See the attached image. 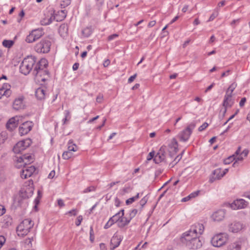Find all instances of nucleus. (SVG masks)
Here are the masks:
<instances>
[{
	"instance_id": "1",
	"label": "nucleus",
	"mask_w": 250,
	"mask_h": 250,
	"mask_svg": "<svg viewBox=\"0 0 250 250\" xmlns=\"http://www.w3.org/2000/svg\"><path fill=\"white\" fill-rule=\"evenodd\" d=\"M178 144L175 138L172 139L168 145V148L166 146L161 147L155 156L153 161L156 164L164 162L168 164L170 162L178 150Z\"/></svg>"
},
{
	"instance_id": "2",
	"label": "nucleus",
	"mask_w": 250,
	"mask_h": 250,
	"mask_svg": "<svg viewBox=\"0 0 250 250\" xmlns=\"http://www.w3.org/2000/svg\"><path fill=\"white\" fill-rule=\"evenodd\" d=\"M36 58L33 56H28L24 59L20 66V71L23 74L27 75L34 68Z\"/></svg>"
},
{
	"instance_id": "3",
	"label": "nucleus",
	"mask_w": 250,
	"mask_h": 250,
	"mask_svg": "<svg viewBox=\"0 0 250 250\" xmlns=\"http://www.w3.org/2000/svg\"><path fill=\"white\" fill-rule=\"evenodd\" d=\"M33 226L34 223L30 219H26L23 220L17 227L18 236L23 237L26 235Z\"/></svg>"
},
{
	"instance_id": "4",
	"label": "nucleus",
	"mask_w": 250,
	"mask_h": 250,
	"mask_svg": "<svg viewBox=\"0 0 250 250\" xmlns=\"http://www.w3.org/2000/svg\"><path fill=\"white\" fill-rule=\"evenodd\" d=\"M196 126V122H192L190 123L187 127L181 131L178 135L177 137L181 142H187L190 137L193 129Z\"/></svg>"
},
{
	"instance_id": "5",
	"label": "nucleus",
	"mask_w": 250,
	"mask_h": 250,
	"mask_svg": "<svg viewBox=\"0 0 250 250\" xmlns=\"http://www.w3.org/2000/svg\"><path fill=\"white\" fill-rule=\"evenodd\" d=\"M48 65L47 61L45 59H41L37 63H35L34 69L33 70V74L36 77L42 75V73H45L48 76L49 72L46 70Z\"/></svg>"
},
{
	"instance_id": "6",
	"label": "nucleus",
	"mask_w": 250,
	"mask_h": 250,
	"mask_svg": "<svg viewBox=\"0 0 250 250\" xmlns=\"http://www.w3.org/2000/svg\"><path fill=\"white\" fill-rule=\"evenodd\" d=\"M51 45L50 41L47 38H45L36 44L35 50L38 53H47L50 51Z\"/></svg>"
},
{
	"instance_id": "7",
	"label": "nucleus",
	"mask_w": 250,
	"mask_h": 250,
	"mask_svg": "<svg viewBox=\"0 0 250 250\" xmlns=\"http://www.w3.org/2000/svg\"><path fill=\"white\" fill-rule=\"evenodd\" d=\"M228 240V235L226 233H220L215 235L211 240L212 245L215 247L224 245Z\"/></svg>"
},
{
	"instance_id": "8",
	"label": "nucleus",
	"mask_w": 250,
	"mask_h": 250,
	"mask_svg": "<svg viewBox=\"0 0 250 250\" xmlns=\"http://www.w3.org/2000/svg\"><path fill=\"white\" fill-rule=\"evenodd\" d=\"M32 143L30 139H27L18 142L14 146L13 150L15 153H20L26 148L28 147Z\"/></svg>"
},
{
	"instance_id": "9",
	"label": "nucleus",
	"mask_w": 250,
	"mask_h": 250,
	"mask_svg": "<svg viewBox=\"0 0 250 250\" xmlns=\"http://www.w3.org/2000/svg\"><path fill=\"white\" fill-rule=\"evenodd\" d=\"M44 34L42 29L33 30L26 37L25 41L28 43H32L42 37Z\"/></svg>"
},
{
	"instance_id": "10",
	"label": "nucleus",
	"mask_w": 250,
	"mask_h": 250,
	"mask_svg": "<svg viewBox=\"0 0 250 250\" xmlns=\"http://www.w3.org/2000/svg\"><path fill=\"white\" fill-rule=\"evenodd\" d=\"M32 122L30 121L25 122L19 127L20 134L21 136L27 134L32 129Z\"/></svg>"
},
{
	"instance_id": "11",
	"label": "nucleus",
	"mask_w": 250,
	"mask_h": 250,
	"mask_svg": "<svg viewBox=\"0 0 250 250\" xmlns=\"http://www.w3.org/2000/svg\"><path fill=\"white\" fill-rule=\"evenodd\" d=\"M35 167L33 166L27 167L26 165H24L23 168L21 172V176L23 179L30 177L35 172Z\"/></svg>"
},
{
	"instance_id": "12",
	"label": "nucleus",
	"mask_w": 250,
	"mask_h": 250,
	"mask_svg": "<svg viewBox=\"0 0 250 250\" xmlns=\"http://www.w3.org/2000/svg\"><path fill=\"white\" fill-rule=\"evenodd\" d=\"M245 227V225L240 222L235 221L229 225V230L233 233H237Z\"/></svg>"
},
{
	"instance_id": "13",
	"label": "nucleus",
	"mask_w": 250,
	"mask_h": 250,
	"mask_svg": "<svg viewBox=\"0 0 250 250\" xmlns=\"http://www.w3.org/2000/svg\"><path fill=\"white\" fill-rule=\"evenodd\" d=\"M197 235H193L192 231L189 229L188 231L184 232L181 237V242L184 245H186L187 243L192 240L194 237H197Z\"/></svg>"
},
{
	"instance_id": "14",
	"label": "nucleus",
	"mask_w": 250,
	"mask_h": 250,
	"mask_svg": "<svg viewBox=\"0 0 250 250\" xmlns=\"http://www.w3.org/2000/svg\"><path fill=\"white\" fill-rule=\"evenodd\" d=\"M188 249L196 250L201 248L202 246V243L198 237H194L192 240L187 243L186 245Z\"/></svg>"
},
{
	"instance_id": "15",
	"label": "nucleus",
	"mask_w": 250,
	"mask_h": 250,
	"mask_svg": "<svg viewBox=\"0 0 250 250\" xmlns=\"http://www.w3.org/2000/svg\"><path fill=\"white\" fill-rule=\"evenodd\" d=\"M193 235H201L204 231V227L202 224L197 223L192 225L190 229Z\"/></svg>"
},
{
	"instance_id": "16",
	"label": "nucleus",
	"mask_w": 250,
	"mask_h": 250,
	"mask_svg": "<svg viewBox=\"0 0 250 250\" xmlns=\"http://www.w3.org/2000/svg\"><path fill=\"white\" fill-rule=\"evenodd\" d=\"M18 163H23L24 165H27L34 161V158L30 154H24L17 158Z\"/></svg>"
},
{
	"instance_id": "17",
	"label": "nucleus",
	"mask_w": 250,
	"mask_h": 250,
	"mask_svg": "<svg viewBox=\"0 0 250 250\" xmlns=\"http://www.w3.org/2000/svg\"><path fill=\"white\" fill-rule=\"evenodd\" d=\"M19 117L17 116L10 118L6 125L7 129L13 131L18 125Z\"/></svg>"
},
{
	"instance_id": "18",
	"label": "nucleus",
	"mask_w": 250,
	"mask_h": 250,
	"mask_svg": "<svg viewBox=\"0 0 250 250\" xmlns=\"http://www.w3.org/2000/svg\"><path fill=\"white\" fill-rule=\"evenodd\" d=\"M230 206L232 209H238L245 208L247 206V204L243 199H237L234 201Z\"/></svg>"
},
{
	"instance_id": "19",
	"label": "nucleus",
	"mask_w": 250,
	"mask_h": 250,
	"mask_svg": "<svg viewBox=\"0 0 250 250\" xmlns=\"http://www.w3.org/2000/svg\"><path fill=\"white\" fill-rule=\"evenodd\" d=\"M225 214L224 210L220 209L212 214V218L214 221L220 222L224 219Z\"/></svg>"
},
{
	"instance_id": "20",
	"label": "nucleus",
	"mask_w": 250,
	"mask_h": 250,
	"mask_svg": "<svg viewBox=\"0 0 250 250\" xmlns=\"http://www.w3.org/2000/svg\"><path fill=\"white\" fill-rule=\"evenodd\" d=\"M33 188L29 187L27 188L26 189H21L20 190V194L21 196V197L27 199L32 196L33 194Z\"/></svg>"
},
{
	"instance_id": "21",
	"label": "nucleus",
	"mask_w": 250,
	"mask_h": 250,
	"mask_svg": "<svg viewBox=\"0 0 250 250\" xmlns=\"http://www.w3.org/2000/svg\"><path fill=\"white\" fill-rule=\"evenodd\" d=\"M121 241L122 239L121 237L114 234L110 241V245L113 246L112 247H110V250H114L117 248L120 244Z\"/></svg>"
},
{
	"instance_id": "22",
	"label": "nucleus",
	"mask_w": 250,
	"mask_h": 250,
	"mask_svg": "<svg viewBox=\"0 0 250 250\" xmlns=\"http://www.w3.org/2000/svg\"><path fill=\"white\" fill-rule=\"evenodd\" d=\"M234 103L231 93H226L223 103L224 107H231Z\"/></svg>"
},
{
	"instance_id": "23",
	"label": "nucleus",
	"mask_w": 250,
	"mask_h": 250,
	"mask_svg": "<svg viewBox=\"0 0 250 250\" xmlns=\"http://www.w3.org/2000/svg\"><path fill=\"white\" fill-rule=\"evenodd\" d=\"M221 171L222 170L221 168H217L214 170L212 172V175L210 177L209 182L210 183H213L215 180H219L223 177V176H222V172Z\"/></svg>"
},
{
	"instance_id": "24",
	"label": "nucleus",
	"mask_w": 250,
	"mask_h": 250,
	"mask_svg": "<svg viewBox=\"0 0 250 250\" xmlns=\"http://www.w3.org/2000/svg\"><path fill=\"white\" fill-rule=\"evenodd\" d=\"M23 99L24 98L23 96L16 98L13 104V108L17 110L21 109L24 106L23 103Z\"/></svg>"
},
{
	"instance_id": "25",
	"label": "nucleus",
	"mask_w": 250,
	"mask_h": 250,
	"mask_svg": "<svg viewBox=\"0 0 250 250\" xmlns=\"http://www.w3.org/2000/svg\"><path fill=\"white\" fill-rule=\"evenodd\" d=\"M24 199H25L23 197H21V196L19 194V196L16 197L14 200V206L16 208L22 207L23 205L25 206L26 203L24 202Z\"/></svg>"
},
{
	"instance_id": "26",
	"label": "nucleus",
	"mask_w": 250,
	"mask_h": 250,
	"mask_svg": "<svg viewBox=\"0 0 250 250\" xmlns=\"http://www.w3.org/2000/svg\"><path fill=\"white\" fill-rule=\"evenodd\" d=\"M130 221V219L128 217H125L124 216L123 217L120 216V219L118 224V226L119 228H124L125 226L127 225Z\"/></svg>"
},
{
	"instance_id": "27",
	"label": "nucleus",
	"mask_w": 250,
	"mask_h": 250,
	"mask_svg": "<svg viewBox=\"0 0 250 250\" xmlns=\"http://www.w3.org/2000/svg\"><path fill=\"white\" fill-rule=\"evenodd\" d=\"M241 147L239 146L237 149V150L235 151L234 154L232 155L229 157L228 158L225 159L224 160V163L225 165H228L231 162H232L233 161L235 160V155H238L239 153V152L241 151Z\"/></svg>"
},
{
	"instance_id": "28",
	"label": "nucleus",
	"mask_w": 250,
	"mask_h": 250,
	"mask_svg": "<svg viewBox=\"0 0 250 250\" xmlns=\"http://www.w3.org/2000/svg\"><path fill=\"white\" fill-rule=\"evenodd\" d=\"M45 90L42 87L38 88L35 92V95L37 98L39 100H42L45 98Z\"/></svg>"
},
{
	"instance_id": "29",
	"label": "nucleus",
	"mask_w": 250,
	"mask_h": 250,
	"mask_svg": "<svg viewBox=\"0 0 250 250\" xmlns=\"http://www.w3.org/2000/svg\"><path fill=\"white\" fill-rule=\"evenodd\" d=\"M50 17H46L41 21V24L42 25H47L50 24L55 19V17L52 13Z\"/></svg>"
},
{
	"instance_id": "30",
	"label": "nucleus",
	"mask_w": 250,
	"mask_h": 250,
	"mask_svg": "<svg viewBox=\"0 0 250 250\" xmlns=\"http://www.w3.org/2000/svg\"><path fill=\"white\" fill-rule=\"evenodd\" d=\"M241 250V242H236L229 245L227 250Z\"/></svg>"
},
{
	"instance_id": "31",
	"label": "nucleus",
	"mask_w": 250,
	"mask_h": 250,
	"mask_svg": "<svg viewBox=\"0 0 250 250\" xmlns=\"http://www.w3.org/2000/svg\"><path fill=\"white\" fill-rule=\"evenodd\" d=\"M92 30L91 27H87L84 28L82 31V33L83 36L85 38H87L92 34Z\"/></svg>"
},
{
	"instance_id": "32",
	"label": "nucleus",
	"mask_w": 250,
	"mask_h": 250,
	"mask_svg": "<svg viewBox=\"0 0 250 250\" xmlns=\"http://www.w3.org/2000/svg\"><path fill=\"white\" fill-rule=\"evenodd\" d=\"M73 141L72 140H70L68 143V150L72 152V151H76L78 150V146L74 144L73 143Z\"/></svg>"
},
{
	"instance_id": "33",
	"label": "nucleus",
	"mask_w": 250,
	"mask_h": 250,
	"mask_svg": "<svg viewBox=\"0 0 250 250\" xmlns=\"http://www.w3.org/2000/svg\"><path fill=\"white\" fill-rule=\"evenodd\" d=\"M14 44V42L12 40H4L2 42V45L8 48H10Z\"/></svg>"
},
{
	"instance_id": "34",
	"label": "nucleus",
	"mask_w": 250,
	"mask_h": 250,
	"mask_svg": "<svg viewBox=\"0 0 250 250\" xmlns=\"http://www.w3.org/2000/svg\"><path fill=\"white\" fill-rule=\"evenodd\" d=\"M184 151H183V152L180 155H178L176 157H175L173 161H172V160L170 162H169V165L171 166V167H173L175 165H176L178 162H179V161L182 158V154L183 153Z\"/></svg>"
},
{
	"instance_id": "35",
	"label": "nucleus",
	"mask_w": 250,
	"mask_h": 250,
	"mask_svg": "<svg viewBox=\"0 0 250 250\" xmlns=\"http://www.w3.org/2000/svg\"><path fill=\"white\" fill-rule=\"evenodd\" d=\"M139 198V193H137V195L134 197H131L126 200V205H129L130 204H132L133 202H134L135 200L138 199Z\"/></svg>"
},
{
	"instance_id": "36",
	"label": "nucleus",
	"mask_w": 250,
	"mask_h": 250,
	"mask_svg": "<svg viewBox=\"0 0 250 250\" xmlns=\"http://www.w3.org/2000/svg\"><path fill=\"white\" fill-rule=\"evenodd\" d=\"M72 156V153L69 151H65L62 155V158L65 160H68Z\"/></svg>"
},
{
	"instance_id": "37",
	"label": "nucleus",
	"mask_w": 250,
	"mask_h": 250,
	"mask_svg": "<svg viewBox=\"0 0 250 250\" xmlns=\"http://www.w3.org/2000/svg\"><path fill=\"white\" fill-rule=\"evenodd\" d=\"M38 81L45 82L49 78V74L47 77L45 73H42V75L36 77Z\"/></svg>"
},
{
	"instance_id": "38",
	"label": "nucleus",
	"mask_w": 250,
	"mask_h": 250,
	"mask_svg": "<svg viewBox=\"0 0 250 250\" xmlns=\"http://www.w3.org/2000/svg\"><path fill=\"white\" fill-rule=\"evenodd\" d=\"M71 3L70 0H62L60 4L61 8H64L67 6L69 5Z\"/></svg>"
},
{
	"instance_id": "39",
	"label": "nucleus",
	"mask_w": 250,
	"mask_h": 250,
	"mask_svg": "<svg viewBox=\"0 0 250 250\" xmlns=\"http://www.w3.org/2000/svg\"><path fill=\"white\" fill-rule=\"evenodd\" d=\"M236 85L237 84L235 83H232L228 88L226 93H231V95H232V93L236 88Z\"/></svg>"
},
{
	"instance_id": "40",
	"label": "nucleus",
	"mask_w": 250,
	"mask_h": 250,
	"mask_svg": "<svg viewBox=\"0 0 250 250\" xmlns=\"http://www.w3.org/2000/svg\"><path fill=\"white\" fill-rule=\"evenodd\" d=\"M243 157L244 156L242 155H241V151L239 152L238 155H235V162L233 164V167H235V165L236 164L238 161H242L243 160Z\"/></svg>"
},
{
	"instance_id": "41",
	"label": "nucleus",
	"mask_w": 250,
	"mask_h": 250,
	"mask_svg": "<svg viewBox=\"0 0 250 250\" xmlns=\"http://www.w3.org/2000/svg\"><path fill=\"white\" fill-rule=\"evenodd\" d=\"M138 210L137 209H133L130 211L128 217V218L130 219V220L135 216Z\"/></svg>"
},
{
	"instance_id": "42",
	"label": "nucleus",
	"mask_w": 250,
	"mask_h": 250,
	"mask_svg": "<svg viewBox=\"0 0 250 250\" xmlns=\"http://www.w3.org/2000/svg\"><path fill=\"white\" fill-rule=\"evenodd\" d=\"M58 13L61 17V19H60V21L64 20L66 17V12L64 10H62L58 12Z\"/></svg>"
},
{
	"instance_id": "43",
	"label": "nucleus",
	"mask_w": 250,
	"mask_h": 250,
	"mask_svg": "<svg viewBox=\"0 0 250 250\" xmlns=\"http://www.w3.org/2000/svg\"><path fill=\"white\" fill-rule=\"evenodd\" d=\"M33 241V237L32 236L30 238H28L24 240V243L26 245H27L29 247H31L32 246V242Z\"/></svg>"
},
{
	"instance_id": "44",
	"label": "nucleus",
	"mask_w": 250,
	"mask_h": 250,
	"mask_svg": "<svg viewBox=\"0 0 250 250\" xmlns=\"http://www.w3.org/2000/svg\"><path fill=\"white\" fill-rule=\"evenodd\" d=\"M208 124L207 123L205 122L202 125H201L198 128V131H200V132L203 131L208 126Z\"/></svg>"
},
{
	"instance_id": "45",
	"label": "nucleus",
	"mask_w": 250,
	"mask_h": 250,
	"mask_svg": "<svg viewBox=\"0 0 250 250\" xmlns=\"http://www.w3.org/2000/svg\"><path fill=\"white\" fill-rule=\"evenodd\" d=\"M147 201V198L145 196L140 201L139 204L140 206L143 208L144 205L146 203Z\"/></svg>"
},
{
	"instance_id": "46",
	"label": "nucleus",
	"mask_w": 250,
	"mask_h": 250,
	"mask_svg": "<svg viewBox=\"0 0 250 250\" xmlns=\"http://www.w3.org/2000/svg\"><path fill=\"white\" fill-rule=\"evenodd\" d=\"M11 85L7 83H3L2 87L0 88V89H2V91L6 90L8 89H10Z\"/></svg>"
},
{
	"instance_id": "47",
	"label": "nucleus",
	"mask_w": 250,
	"mask_h": 250,
	"mask_svg": "<svg viewBox=\"0 0 250 250\" xmlns=\"http://www.w3.org/2000/svg\"><path fill=\"white\" fill-rule=\"evenodd\" d=\"M83 216L82 215H79L78 216L77 218V221L75 222V224L77 226H79L80 225L82 220H83Z\"/></svg>"
},
{
	"instance_id": "48",
	"label": "nucleus",
	"mask_w": 250,
	"mask_h": 250,
	"mask_svg": "<svg viewBox=\"0 0 250 250\" xmlns=\"http://www.w3.org/2000/svg\"><path fill=\"white\" fill-rule=\"evenodd\" d=\"M154 157H155V152H154V151H152L150 152L148 154V156H147V161H150V160H151L152 158H153V159H154Z\"/></svg>"
},
{
	"instance_id": "49",
	"label": "nucleus",
	"mask_w": 250,
	"mask_h": 250,
	"mask_svg": "<svg viewBox=\"0 0 250 250\" xmlns=\"http://www.w3.org/2000/svg\"><path fill=\"white\" fill-rule=\"evenodd\" d=\"M218 15V12L217 10V11L215 13H213L209 17L208 21H211L213 20Z\"/></svg>"
},
{
	"instance_id": "50",
	"label": "nucleus",
	"mask_w": 250,
	"mask_h": 250,
	"mask_svg": "<svg viewBox=\"0 0 250 250\" xmlns=\"http://www.w3.org/2000/svg\"><path fill=\"white\" fill-rule=\"evenodd\" d=\"M119 36V35L117 34H113L112 35H111L108 36V41H112L116 38H117Z\"/></svg>"
},
{
	"instance_id": "51",
	"label": "nucleus",
	"mask_w": 250,
	"mask_h": 250,
	"mask_svg": "<svg viewBox=\"0 0 250 250\" xmlns=\"http://www.w3.org/2000/svg\"><path fill=\"white\" fill-rule=\"evenodd\" d=\"M77 210L76 209H73L69 211H68L66 214H69L70 215L75 216L77 215Z\"/></svg>"
},
{
	"instance_id": "52",
	"label": "nucleus",
	"mask_w": 250,
	"mask_h": 250,
	"mask_svg": "<svg viewBox=\"0 0 250 250\" xmlns=\"http://www.w3.org/2000/svg\"><path fill=\"white\" fill-rule=\"evenodd\" d=\"M199 191L197 190L195 192H193L191 193H190L189 195L191 199L197 196L199 193Z\"/></svg>"
},
{
	"instance_id": "53",
	"label": "nucleus",
	"mask_w": 250,
	"mask_h": 250,
	"mask_svg": "<svg viewBox=\"0 0 250 250\" xmlns=\"http://www.w3.org/2000/svg\"><path fill=\"white\" fill-rule=\"evenodd\" d=\"M11 94V90L10 89H8L6 90L3 91V94L4 96H6V97H9Z\"/></svg>"
},
{
	"instance_id": "54",
	"label": "nucleus",
	"mask_w": 250,
	"mask_h": 250,
	"mask_svg": "<svg viewBox=\"0 0 250 250\" xmlns=\"http://www.w3.org/2000/svg\"><path fill=\"white\" fill-rule=\"evenodd\" d=\"M6 139L5 133L0 134V144L3 143Z\"/></svg>"
},
{
	"instance_id": "55",
	"label": "nucleus",
	"mask_w": 250,
	"mask_h": 250,
	"mask_svg": "<svg viewBox=\"0 0 250 250\" xmlns=\"http://www.w3.org/2000/svg\"><path fill=\"white\" fill-rule=\"evenodd\" d=\"M4 54L1 49H0V63L4 62Z\"/></svg>"
},
{
	"instance_id": "56",
	"label": "nucleus",
	"mask_w": 250,
	"mask_h": 250,
	"mask_svg": "<svg viewBox=\"0 0 250 250\" xmlns=\"http://www.w3.org/2000/svg\"><path fill=\"white\" fill-rule=\"evenodd\" d=\"M94 190H95V188L94 187H89L84 189V192L87 193Z\"/></svg>"
},
{
	"instance_id": "57",
	"label": "nucleus",
	"mask_w": 250,
	"mask_h": 250,
	"mask_svg": "<svg viewBox=\"0 0 250 250\" xmlns=\"http://www.w3.org/2000/svg\"><path fill=\"white\" fill-rule=\"evenodd\" d=\"M115 218V217H111L108 221H109V223H110L112 225L114 224L115 223H117V222L118 221V220H114Z\"/></svg>"
},
{
	"instance_id": "58",
	"label": "nucleus",
	"mask_w": 250,
	"mask_h": 250,
	"mask_svg": "<svg viewBox=\"0 0 250 250\" xmlns=\"http://www.w3.org/2000/svg\"><path fill=\"white\" fill-rule=\"evenodd\" d=\"M136 76H137V74H135L134 75L130 77L129 78V79H128V83H132L134 80V79L136 78Z\"/></svg>"
},
{
	"instance_id": "59",
	"label": "nucleus",
	"mask_w": 250,
	"mask_h": 250,
	"mask_svg": "<svg viewBox=\"0 0 250 250\" xmlns=\"http://www.w3.org/2000/svg\"><path fill=\"white\" fill-rule=\"evenodd\" d=\"M57 201H58V205L60 207H62L64 206L65 205H64V202L62 199H58Z\"/></svg>"
},
{
	"instance_id": "60",
	"label": "nucleus",
	"mask_w": 250,
	"mask_h": 250,
	"mask_svg": "<svg viewBox=\"0 0 250 250\" xmlns=\"http://www.w3.org/2000/svg\"><path fill=\"white\" fill-rule=\"evenodd\" d=\"M246 102V98H243L241 99L240 103H239V105L240 107H242L244 106L245 103Z\"/></svg>"
},
{
	"instance_id": "61",
	"label": "nucleus",
	"mask_w": 250,
	"mask_h": 250,
	"mask_svg": "<svg viewBox=\"0 0 250 250\" xmlns=\"http://www.w3.org/2000/svg\"><path fill=\"white\" fill-rule=\"evenodd\" d=\"M5 209L4 207L2 205H0V216L2 215L5 213Z\"/></svg>"
},
{
	"instance_id": "62",
	"label": "nucleus",
	"mask_w": 250,
	"mask_h": 250,
	"mask_svg": "<svg viewBox=\"0 0 250 250\" xmlns=\"http://www.w3.org/2000/svg\"><path fill=\"white\" fill-rule=\"evenodd\" d=\"M55 175V170H52L49 174V175L48 176V178H50V179H52L54 177Z\"/></svg>"
},
{
	"instance_id": "63",
	"label": "nucleus",
	"mask_w": 250,
	"mask_h": 250,
	"mask_svg": "<svg viewBox=\"0 0 250 250\" xmlns=\"http://www.w3.org/2000/svg\"><path fill=\"white\" fill-rule=\"evenodd\" d=\"M241 155H242L244 157H246L247 156L249 153V150L247 149H244L242 152H241Z\"/></svg>"
},
{
	"instance_id": "64",
	"label": "nucleus",
	"mask_w": 250,
	"mask_h": 250,
	"mask_svg": "<svg viewBox=\"0 0 250 250\" xmlns=\"http://www.w3.org/2000/svg\"><path fill=\"white\" fill-rule=\"evenodd\" d=\"M103 99V95H99L96 98V101L98 103H101Z\"/></svg>"
}]
</instances>
